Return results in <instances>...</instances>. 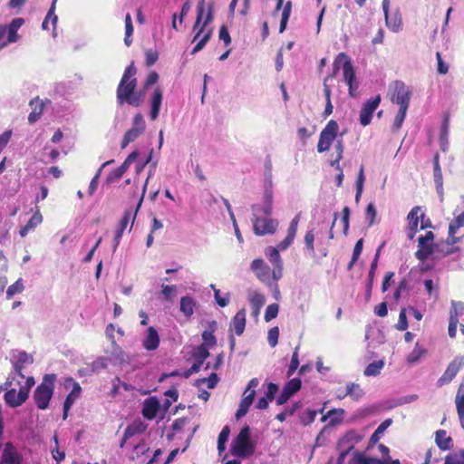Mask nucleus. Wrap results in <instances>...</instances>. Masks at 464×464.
Segmentation results:
<instances>
[{
    "instance_id": "2f4dec72",
    "label": "nucleus",
    "mask_w": 464,
    "mask_h": 464,
    "mask_svg": "<svg viewBox=\"0 0 464 464\" xmlns=\"http://www.w3.org/2000/svg\"><path fill=\"white\" fill-rule=\"evenodd\" d=\"M72 382V389L71 392L67 395L64 402H63V408L71 409L74 401L80 397L82 392V388L80 384L76 382H74L72 379L70 380Z\"/></svg>"
},
{
    "instance_id": "f704fd0d",
    "label": "nucleus",
    "mask_w": 464,
    "mask_h": 464,
    "mask_svg": "<svg viewBox=\"0 0 464 464\" xmlns=\"http://www.w3.org/2000/svg\"><path fill=\"white\" fill-rule=\"evenodd\" d=\"M249 302L253 309L256 310V314H259L260 309L266 303V297L259 292L253 291L249 294Z\"/></svg>"
},
{
    "instance_id": "37998d69",
    "label": "nucleus",
    "mask_w": 464,
    "mask_h": 464,
    "mask_svg": "<svg viewBox=\"0 0 464 464\" xmlns=\"http://www.w3.org/2000/svg\"><path fill=\"white\" fill-rule=\"evenodd\" d=\"M426 353V349L420 347L417 343L415 347L411 352V353L407 357V362L409 363H415L419 362V360Z\"/></svg>"
},
{
    "instance_id": "f257e3e1",
    "label": "nucleus",
    "mask_w": 464,
    "mask_h": 464,
    "mask_svg": "<svg viewBox=\"0 0 464 464\" xmlns=\"http://www.w3.org/2000/svg\"><path fill=\"white\" fill-rule=\"evenodd\" d=\"M135 74L136 69L133 63L126 67L116 92L117 102L120 105L123 103H128L133 107H140L141 105L143 92H134L137 86Z\"/></svg>"
},
{
    "instance_id": "f8f14e48",
    "label": "nucleus",
    "mask_w": 464,
    "mask_h": 464,
    "mask_svg": "<svg viewBox=\"0 0 464 464\" xmlns=\"http://www.w3.org/2000/svg\"><path fill=\"white\" fill-rule=\"evenodd\" d=\"M382 11L385 17L386 26L392 32L398 33L401 30V17L399 11H396L392 15H389L390 0H382Z\"/></svg>"
},
{
    "instance_id": "774afa93",
    "label": "nucleus",
    "mask_w": 464,
    "mask_h": 464,
    "mask_svg": "<svg viewBox=\"0 0 464 464\" xmlns=\"http://www.w3.org/2000/svg\"><path fill=\"white\" fill-rule=\"evenodd\" d=\"M455 404L458 413H464V392H462V387L457 392L455 398Z\"/></svg>"
},
{
    "instance_id": "b1692460",
    "label": "nucleus",
    "mask_w": 464,
    "mask_h": 464,
    "mask_svg": "<svg viewBox=\"0 0 464 464\" xmlns=\"http://www.w3.org/2000/svg\"><path fill=\"white\" fill-rule=\"evenodd\" d=\"M246 327V310H239L233 317L230 323V329L233 330L237 335H241Z\"/></svg>"
},
{
    "instance_id": "5fc2aeb1",
    "label": "nucleus",
    "mask_w": 464,
    "mask_h": 464,
    "mask_svg": "<svg viewBox=\"0 0 464 464\" xmlns=\"http://www.w3.org/2000/svg\"><path fill=\"white\" fill-rule=\"evenodd\" d=\"M299 345H297L293 353L291 362L287 370V376H291L294 374V372L297 370L299 366V359H298V352H299Z\"/></svg>"
},
{
    "instance_id": "e433bc0d",
    "label": "nucleus",
    "mask_w": 464,
    "mask_h": 464,
    "mask_svg": "<svg viewBox=\"0 0 464 464\" xmlns=\"http://www.w3.org/2000/svg\"><path fill=\"white\" fill-rule=\"evenodd\" d=\"M178 293L177 285H161L160 294L165 301L172 302Z\"/></svg>"
},
{
    "instance_id": "4be33fe9",
    "label": "nucleus",
    "mask_w": 464,
    "mask_h": 464,
    "mask_svg": "<svg viewBox=\"0 0 464 464\" xmlns=\"http://www.w3.org/2000/svg\"><path fill=\"white\" fill-rule=\"evenodd\" d=\"M163 93L160 88L157 87L150 98V117L152 121H155L160 114V106L162 103Z\"/></svg>"
},
{
    "instance_id": "a18cd8bd",
    "label": "nucleus",
    "mask_w": 464,
    "mask_h": 464,
    "mask_svg": "<svg viewBox=\"0 0 464 464\" xmlns=\"http://www.w3.org/2000/svg\"><path fill=\"white\" fill-rule=\"evenodd\" d=\"M464 312V304L462 302L451 301V308L450 311V318L459 320V317Z\"/></svg>"
},
{
    "instance_id": "a211bd4d",
    "label": "nucleus",
    "mask_w": 464,
    "mask_h": 464,
    "mask_svg": "<svg viewBox=\"0 0 464 464\" xmlns=\"http://www.w3.org/2000/svg\"><path fill=\"white\" fill-rule=\"evenodd\" d=\"M136 215H137L136 210L134 212H132L131 210L125 211L124 216L121 218V220L119 224V227H117L116 232H115V237L113 238V251H115L116 248L118 247L120 241L121 239L122 234L124 232V230L126 229L130 220L132 219V222H133Z\"/></svg>"
},
{
    "instance_id": "7ed1b4c3",
    "label": "nucleus",
    "mask_w": 464,
    "mask_h": 464,
    "mask_svg": "<svg viewBox=\"0 0 464 464\" xmlns=\"http://www.w3.org/2000/svg\"><path fill=\"white\" fill-rule=\"evenodd\" d=\"M213 20L214 2L210 1L208 3H206V16L204 18L201 27L198 30V32L195 34L192 39V43L198 41L197 44L195 45L191 52L192 54H195L201 51L211 38L213 34V27H210L209 25L213 22Z\"/></svg>"
},
{
    "instance_id": "13d9d810",
    "label": "nucleus",
    "mask_w": 464,
    "mask_h": 464,
    "mask_svg": "<svg viewBox=\"0 0 464 464\" xmlns=\"http://www.w3.org/2000/svg\"><path fill=\"white\" fill-rule=\"evenodd\" d=\"M314 230L311 229V230L307 231L304 236V244H305V249L312 256H314Z\"/></svg>"
},
{
    "instance_id": "4d7b16f0",
    "label": "nucleus",
    "mask_w": 464,
    "mask_h": 464,
    "mask_svg": "<svg viewBox=\"0 0 464 464\" xmlns=\"http://www.w3.org/2000/svg\"><path fill=\"white\" fill-rule=\"evenodd\" d=\"M24 285L21 278H19L16 282L11 285L6 290V297L10 299L13 295L23 292Z\"/></svg>"
},
{
    "instance_id": "72a5a7b5",
    "label": "nucleus",
    "mask_w": 464,
    "mask_h": 464,
    "mask_svg": "<svg viewBox=\"0 0 464 464\" xmlns=\"http://www.w3.org/2000/svg\"><path fill=\"white\" fill-rule=\"evenodd\" d=\"M196 21L193 24V31L196 33L201 27L204 18L206 16V0H199L197 8Z\"/></svg>"
},
{
    "instance_id": "9b49d317",
    "label": "nucleus",
    "mask_w": 464,
    "mask_h": 464,
    "mask_svg": "<svg viewBox=\"0 0 464 464\" xmlns=\"http://www.w3.org/2000/svg\"><path fill=\"white\" fill-rule=\"evenodd\" d=\"M23 455L12 442L4 446L0 464H23Z\"/></svg>"
},
{
    "instance_id": "393cba45",
    "label": "nucleus",
    "mask_w": 464,
    "mask_h": 464,
    "mask_svg": "<svg viewBox=\"0 0 464 464\" xmlns=\"http://www.w3.org/2000/svg\"><path fill=\"white\" fill-rule=\"evenodd\" d=\"M111 343V352L108 359L110 362L116 365L121 364L127 362L128 356L125 352L121 349L120 345L117 344L116 341H112Z\"/></svg>"
},
{
    "instance_id": "1a4fd4ad",
    "label": "nucleus",
    "mask_w": 464,
    "mask_h": 464,
    "mask_svg": "<svg viewBox=\"0 0 464 464\" xmlns=\"http://www.w3.org/2000/svg\"><path fill=\"white\" fill-rule=\"evenodd\" d=\"M254 232L257 236L273 234L276 230L278 222L276 219L263 218H252Z\"/></svg>"
},
{
    "instance_id": "0e129e2a",
    "label": "nucleus",
    "mask_w": 464,
    "mask_h": 464,
    "mask_svg": "<svg viewBox=\"0 0 464 464\" xmlns=\"http://www.w3.org/2000/svg\"><path fill=\"white\" fill-rule=\"evenodd\" d=\"M299 408L298 403H295L292 406L286 407L282 412L276 415V420L284 421L288 416H292L295 411Z\"/></svg>"
},
{
    "instance_id": "0eeeda50",
    "label": "nucleus",
    "mask_w": 464,
    "mask_h": 464,
    "mask_svg": "<svg viewBox=\"0 0 464 464\" xmlns=\"http://www.w3.org/2000/svg\"><path fill=\"white\" fill-rule=\"evenodd\" d=\"M411 92L409 87L401 81H396L393 83V92L391 97L392 103L399 105L400 108H409Z\"/></svg>"
},
{
    "instance_id": "3c124183",
    "label": "nucleus",
    "mask_w": 464,
    "mask_h": 464,
    "mask_svg": "<svg viewBox=\"0 0 464 464\" xmlns=\"http://www.w3.org/2000/svg\"><path fill=\"white\" fill-rule=\"evenodd\" d=\"M109 362L108 357L100 356L92 362L91 369L92 372H98L101 370L106 369Z\"/></svg>"
},
{
    "instance_id": "aec40b11",
    "label": "nucleus",
    "mask_w": 464,
    "mask_h": 464,
    "mask_svg": "<svg viewBox=\"0 0 464 464\" xmlns=\"http://www.w3.org/2000/svg\"><path fill=\"white\" fill-rule=\"evenodd\" d=\"M146 429H147V424H145L143 421H141V420L133 421L131 424L128 425L127 428L125 429L123 438L121 440L120 446L121 448L124 447L125 443L127 442V440L130 438H131L135 435L143 433L146 430Z\"/></svg>"
},
{
    "instance_id": "a19ab883",
    "label": "nucleus",
    "mask_w": 464,
    "mask_h": 464,
    "mask_svg": "<svg viewBox=\"0 0 464 464\" xmlns=\"http://www.w3.org/2000/svg\"><path fill=\"white\" fill-rule=\"evenodd\" d=\"M279 251L281 250L277 247H268L266 249V256L268 257L269 261L274 265V266H280L283 265Z\"/></svg>"
},
{
    "instance_id": "39448f33",
    "label": "nucleus",
    "mask_w": 464,
    "mask_h": 464,
    "mask_svg": "<svg viewBox=\"0 0 464 464\" xmlns=\"http://www.w3.org/2000/svg\"><path fill=\"white\" fill-rule=\"evenodd\" d=\"M254 451L255 446L250 440V429L245 426L233 440L231 453L233 456L244 459L251 456Z\"/></svg>"
},
{
    "instance_id": "58836bf2",
    "label": "nucleus",
    "mask_w": 464,
    "mask_h": 464,
    "mask_svg": "<svg viewBox=\"0 0 464 464\" xmlns=\"http://www.w3.org/2000/svg\"><path fill=\"white\" fill-rule=\"evenodd\" d=\"M383 366L384 362L382 360L374 361L364 369L363 373L365 376H377L380 374Z\"/></svg>"
},
{
    "instance_id": "cd10ccee",
    "label": "nucleus",
    "mask_w": 464,
    "mask_h": 464,
    "mask_svg": "<svg viewBox=\"0 0 464 464\" xmlns=\"http://www.w3.org/2000/svg\"><path fill=\"white\" fill-rule=\"evenodd\" d=\"M56 3H57V0H53L52 5H51V6H50V8L48 10V13H47V14H46L43 24H42V28L44 30H47L48 29V24H49V22H51L53 26V31H55L56 24H57V21H58V17L55 14ZM53 37L56 36L55 32H53Z\"/></svg>"
},
{
    "instance_id": "2eb2a0df",
    "label": "nucleus",
    "mask_w": 464,
    "mask_h": 464,
    "mask_svg": "<svg viewBox=\"0 0 464 464\" xmlns=\"http://www.w3.org/2000/svg\"><path fill=\"white\" fill-rule=\"evenodd\" d=\"M138 156H139V152L137 150L131 152L120 167H118L117 169H115L113 171H111L109 174V176L107 178V182L112 183V182L120 179L123 176V174L127 171V169H129L130 164L133 163L137 160Z\"/></svg>"
},
{
    "instance_id": "79ce46f5",
    "label": "nucleus",
    "mask_w": 464,
    "mask_h": 464,
    "mask_svg": "<svg viewBox=\"0 0 464 464\" xmlns=\"http://www.w3.org/2000/svg\"><path fill=\"white\" fill-rule=\"evenodd\" d=\"M420 211L419 207H414L408 214L407 219L409 221L408 229L409 230H417L419 225V216L418 213Z\"/></svg>"
},
{
    "instance_id": "c85d7f7f",
    "label": "nucleus",
    "mask_w": 464,
    "mask_h": 464,
    "mask_svg": "<svg viewBox=\"0 0 464 464\" xmlns=\"http://www.w3.org/2000/svg\"><path fill=\"white\" fill-rule=\"evenodd\" d=\"M30 106L32 107V111L28 116V121L30 123H34L40 119L43 113L44 103L40 99L36 98L30 102Z\"/></svg>"
},
{
    "instance_id": "f03ea898",
    "label": "nucleus",
    "mask_w": 464,
    "mask_h": 464,
    "mask_svg": "<svg viewBox=\"0 0 464 464\" xmlns=\"http://www.w3.org/2000/svg\"><path fill=\"white\" fill-rule=\"evenodd\" d=\"M340 64H342L343 82L348 85L349 95L354 98L358 93L359 82L357 81L352 62L344 53H340L334 60V75L339 70Z\"/></svg>"
},
{
    "instance_id": "ddd939ff",
    "label": "nucleus",
    "mask_w": 464,
    "mask_h": 464,
    "mask_svg": "<svg viewBox=\"0 0 464 464\" xmlns=\"http://www.w3.org/2000/svg\"><path fill=\"white\" fill-rule=\"evenodd\" d=\"M381 102V96L377 95L374 98L368 100L362 106L360 111V123L362 126H367L370 124L372 114L374 111L377 109Z\"/></svg>"
},
{
    "instance_id": "4c0bfd02",
    "label": "nucleus",
    "mask_w": 464,
    "mask_h": 464,
    "mask_svg": "<svg viewBox=\"0 0 464 464\" xmlns=\"http://www.w3.org/2000/svg\"><path fill=\"white\" fill-rule=\"evenodd\" d=\"M344 414V410L343 409H334L327 412L326 415L322 417V421H325L327 419H330L331 424H336L343 420Z\"/></svg>"
},
{
    "instance_id": "864d4df0",
    "label": "nucleus",
    "mask_w": 464,
    "mask_h": 464,
    "mask_svg": "<svg viewBox=\"0 0 464 464\" xmlns=\"http://www.w3.org/2000/svg\"><path fill=\"white\" fill-rule=\"evenodd\" d=\"M211 287L214 290V296L218 303V304L221 307H225L228 304L229 302V295L228 293L224 294V295H221V292L219 289H217L214 285H211Z\"/></svg>"
},
{
    "instance_id": "6e6d98bb",
    "label": "nucleus",
    "mask_w": 464,
    "mask_h": 464,
    "mask_svg": "<svg viewBox=\"0 0 464 464\" xmlns=\"http://www.w3.org/2000/svg\"><path fill=\"white\" fill-rule=\"evenodd\" d=\"M158 411V404L156 402L146 401L142 413L147 419H153Z\"/></svg>"
},
{
    "instance_id": "ea45409f",
    "label": "nucleus",
    "mask_w": 464,
    "mask_h": 464,
    "mask_svg": "<svg viewBox=\"0 0 464 464\" xmlns=\"http://www.w3.org/2000/svg\"><path fill=\"white\" fill-rule=\"evenodd\" d=\"M291 11H292V2L287 1L284 5L283 11H282V17H281L280 28H279L280 33H283L285 30L290 14H291Z\"/></svg>"
},
{
    "instance_id": "c03bdc74",
    "label": "nucleus",
    "mask_w": 464,
    "mask_h": 464,
    "mask_svg": "<svg viewBox=\"0 0 464 464\" xmlns=\"http://www.w3.org/2000/svg\"><path fill=\"white\" fill-rule=\"evenodd\" d=\"M463 225H464V212L459 214L458 217H456V218L454 220H452L450 223L449 235L450 237H453L458 232L459 227H461Z\"/></svg>"
},
{
    "instance_id": "bf43d9fd",
    "label": "nucleus",
    "mask_w": 464,
    "mask_h": 464,
    "mask_svg": "<svg viewBox=\"0 0 464 464\" xmlns=\"http://www.w3.org/2000/svg\"><path fill=\"white\" fill-rule=\"evenodd\" d=\"M271 162L270 160L266 162V173H265V189L264 191H266L267 189H270V191L273 193V181H272V173H271Z\"/></svg>"
},
{
    "instance_id": "338daca9",
    "label": "nucleus",
    "mask_w": 464,
    "mask_h": 464,
    "mask_svg": "<svg viewBox=\"0 0 464 464\" xmlns=\"http://www.w3.org/2000/svg\"><path fill=\"white\" fill-rule=\"evenodd\" d=\"M377 461L373 459H369V457H365L361 453H355L352 459L350 464H376Z\"/></svg>"
},
{
    "instance_id": "423d86ee",
    "label": "nucleus",
    "mask_w": 464,
    "mask_h": 464,
    "mask_svg": "<svg viewBox=\"0 0 464 464\" xmlns=\"http://www.w3.org/2000/svg\"><path fill=\"white\" fill-rule=\"evenodd\" d=\"M339 130L338 123L331 120L320 133L319 141L317 144L318 152L322 153L330 149L331 144L337 137Z\"/></svg>"
},
{
    "instance_id": "603ef678",
    "label": "nucleus",
    "mask_w": 464,
    "mask_h": 464,
    "mask_svg": "<svg viewBox=\"0 0 464 464\" xmlns=\"http://www.w3.org/2000/svg\"><path fill=\"white\" fill-rule=\"evenodd\" d=\"M380 250H381V247L377 250V252L375 254V256L371 264V268H370V271L368 274V285L367 286H368L369 291H371L372 286L373 277H374L375 270L377 268Z\"/></svg>"
},
{
    "instance_id": "473e14b6",
    "label": "nucleus",
    "mask_w": 464,
    "mask_h": 464,
    "mask_svg": "<svg viewBox=\"0 0 464 464\" xmlns=\"http://www.w3.org/2000/svg\"><path fill=\"white\" fill-rule=\"evenodd\" d=\"M196 306L195 300L187 295L180 298V312L186 316L190 317L194 314V308Z\"/></svg>"
},
{
    "instance_id": "09e8293b",
    "label": "nucleus",
    "mask_w": 464,
    "mask_h": 464,
    "mask_svg": "<svg viewBox=\"0 0 464 464\" xmlns=\"http://www.w3.org/2000/svg\"><path fill=\"white\" fill-rule=\"evenodd\" d=\"M192 355L195 361L204 362V361L209 356V352L205 344H200L194 349Z\"/></svg>"
},
{
    "instance_id": "412c9836",
    "label": "nucleus",
    "mask_w": 464,
    "mask_h": 464,
    "mask_svg": "<svg viewBox=\"0 0 464 464\" xmlns=\"http://www.w3.org/2000/svg\"><path fill=\"white\" fill-rule=\"evenodd\" d=\"M142 345L147 351H154L160 345V335L158 331L150 326L147 329L142 340Z\"/></svg>"
},
{
    "instance_id": "7c9ffc66",
    "label": "nucleus",
    "mask_w": 464,
    "mask_h": 464,
    "mask_svg": "<svg viewBox=\"0 0 464 464\" xmlns=\"http://www.w3.org/2000/svg\"><path fill=\"white\" fill-rule=\"evenodd\" d=\"M435 441L438 447L442 450H450L452 446V439L447 436V432L444 430L436 431Z\"/></svg>"
},
{
    "instance_id": "f3484780",
    "label": "nucleus",
    "mask_w": 464,
    "mask_h": 464,
    "mask_svg": "<svg viewBox=\"0 0 464 464\" xmlns=\"http://www.w3.org/2000/svg\"><path fill=\"white\" fill-rule=\"evenodd\" d=\"M464 366V356L455 358L447 367L443 375L440 378L439 382H450Z\"/></svg>"
},
{
    "instance_id": "5701e85b",
    "label": "nucleus",
    "mask_w": 464,
    "mask_h": 464,
    "mask_svg": "<svg viewBox=\"0 0 464 464\" xmlns=\"http://www.w3.org/2000/svg\"><path fill=\"white\" fill-rule=\"evenodd\" d=\"M255 395V390L250 391L248 393L244 392L243 399L241 400L238 410L237 411L236 413V418L237 420L241 419L247 413L249 407L253 403Z\"/></svg>"
},
{
    "instance_id": "c756f323",
    "label": "nucleus",
    "mask_w": 464,
    "mask_h": 464,
    "mask_svg": "<svg viewBox=\"0 0 464 464\" xmlns=\"http://www.w3.org/2000/svg\"><path fill=\"white\" fill-rule=\"evenodd\" d=\"M344 395H347V397H350L353 401H359L364 396V392L360 384L349 382L344 388Z\"/></svg>"
},
{
    "instance_id": "dca6fc26",
    "label": "nucleus",
    "mask_w": 464,
    "mask_h": 464,
    "mask_svg": "<svg viewBox=\"0 0 464 464\" xmlns=\"http://www.w3.org/2000/svg\"><path fill=\"white\" fill-rule=\"evenodd\" d=\"M250 269L256 276L263 283L269 284L270 267L261 258L253 260Z\"/></svg>"
},
{
    "instance_id": "a878e982",
    "label": "nucleus",
    "mask_w": 464,
    "mask_h": 464,
    "mask_svg": "<svg viewBox=\"0 0 464 464\" xmlns=\"http://www.w3.org/2000/svg\"><path fill=\"white\" fill-rule=\"evenodd\" d=\"M361 440V437L354 431H348L338 443V448H346L352 450L354 448V444Z\"/></svg>"
},
{
    "instance_id": "69168bd1",
    "label": "nucleus",
    "mask_w": 464,
    "mask_h": 464,
    "mask_svg": "<svg viewBox=\"0 0 464 464\" xmlns=\"http://www.w3.org/2000/svg\"><path fill=\"white\" fill-rule=\"evenodd\" d=\"M407 111H408V109H406L404 107L399 108L398 113L396 114L394 121H393V129L394 130H399L401 127V125L404 121V119L406 117Z\"/></svg>"
},
{
    "instance_id": "c9c22d12",
    "label": "nucleus",
    "mask_w": 464,
    "mask_h": 464,
    "mask_svg": "<svg viewBox=\"0 0 464 464\" xmlns=\"http://www.w3.org/2000/svg\"><path fill=\"white\" fill-rule=\"evenodd\" d=\"M392 420L387 419L384 421H382L375 430V431L372 433L370 439L371 443H376L379 441V440L382 438L384 431L392 425Z\"/></svg>"
},
{
    "instance_id": "e2e57ef3",
    "label": "nucleus",
    "mask_w": 464,
    "mask_h": 464,
    "mask_svg": "<svg viewBox=\"0 0 464 464\" xmlns=\"http://www.w3.org/2000/svg\"><path fill=\"white\" fill-rule=\"evenodd\" d=\"M377 212L373 203L368 204L365 210V218L369 226H372L375 223Z\"/></svg>"
},
{
    "instance_id": "49530a36",
    "label": "nucleus",
    "mask_w": 464,
    "mask_h": 464,
    "mask_svg": "<svg viewBox=\"0 0 464 464\" xmlns=\"http://www.w3.org/2000/svg\"><path fill=\"white\" fill-rule=\"evenodd\" d=\"M434 182L437 186V188H442V172L439 163V156L436 155L434 157V169H433Z\"/></svg>"
},
{
    "instance_id": "20e7f679",
    "label": "nucleus",
    "mask_w": 464,
    "mask_h": 464,
    "mask_svg": "<svg viewBox=\"0 0 464 464\" xmlns=\"http://www.w3.org/2000/svg\"><path fill=\"white\" fill-rule=\"evenodd\" d=\"M56 375L53 373L45 374L42 382L34 392V401L39 410H46L53 395Z\"/></svg>"
},
{
    "instance_id": "de8ad7c7",
    "label": "nucleus",
    "mask_w": 464,
    "mask_h": 464,
    "mask_svg": "<svg viewBox=\"0 0 464 464\" xmlns=\"http://www.w3.org/2000/svg\"><path fill=\"white\" fill-rule=\"evenodd\" d=\"M157 164H158V161L156 160V161H153V162L151 163V165H150V171H149L148 177H147V179H146V180H145V183H144V185H143V188H142L141 197H140V200H139V202H138V204H137V207H136V212H138V211H139V209H140V206H141V204H142V201H143V198H144L145 193H146V191H147V186H148L149 180H150V179L152 177V175L154 174V172H155V169H156V167H157Z\"/></svg>"
},
{
    "instance_id": "052dcab7",
    "label": "nucleus",
    "mask_w": 464,
    "mask_h": 464,
    "mask_svg": "<svg viewBox=\"0 0 464 464\" xmlns=\"http://www.w3.org/2000/svg\"><path fill=\"white\" fill-rule=\"evenodd\" d=\"M301 380L299 378H294L286 382L284 389H285L291 395L295 394L301 388Z\"/></svg>"
},
{
    "instance_id": "8fccbe9b",
    "label": "nucleus",
    "mask_w": 464,
    "mask_h": 464,
    "mask_svg": "<svg viewBox=\"0 0 464 464\" xmlns=\"http://www.w3.org/2000/svg\"><path fill=\"white\" fill-rule=\"evenodd\" d=\"M444 464H464V450L448 455Z\"/></svg>"
},
{
    "instance_id": "6e6552de",
    "label": "nucleus",
    "mask_w": 464,
    "mask_h": 464,
    "mask_svg": "<svg viewBox=\"0 0 464 464\" xmlns=\"http://www.w3.org/2000/svg\"><path fill=\"white\" fill-rule=\"evenodd\" d=\"M146 124L143 116L140 113L136 114L132 120V127L124 134L121 149H125L129 143L138 139L144 132Z\"/></svg>"
},
{
    "instance_id": "6ab92c4d",
    "label": "nucleus",
    "mask_w": 464,
    "mask_h": 464,
    "mask_svg": "<svg viewBox=\"0 0 464 464\" xmlns=\"http://www.w3.org/2000/svg\"><path fill=\"white\" fill-rule=\"evenodd\" d=\"M12 362L16 374L24 378V376L22 373V370L25 364L33 362V357L24 351H18L13 354Z\"/></svg>"
},
{
    "instance_id": "bb28decb",
    "label": "nucleus",
    "mask_w": 464,
    "mask_h": 464,
    "mask_svg": "<svg viewBox=\"0 0 464 464\" xmlns=\"http://www.w3.org/2000/svg\"><path fill=\"white\" fill-rule=\"evenodd\" d=\"M24 24V19L15 18L14 19L9 25H6L7 31V43H15L18 40L17 31Z\"/></svg>"
},
{
    "instance_id": "9d476101",
    "label": "nucleus",
    "mask_w": 464,
    "mask_h": 464,
    "mask_svg": "<svg viewBox=\"0 0 464 464\" xmlns=\"http://www.w3.org/2000/svg\"><path fill=\"white\" fill-rule=\"evenodd\" d=\"M253 218L268 217L272 214L273 210V193L270 189L264 191L263 204H253L251 206Z\"/></svg>"
},
{
    "instance_id": "4468645a",
    "label": "nucleus",
    "mask_w": 464,
    "mask_h": 464,
    "mask_svg": "<svg viewBox=\"0 0 464 464\" xmlns=\"http://www.w3.org/2000/svg\"><path fill=\"white\" fill-rule=\"evenodd\" d=\"M28 398V388H20L19 392L15 389H10L7 391L4 399L6 404L12 408L22 405Z\"/></svg>"
},
{
    "instance_id": "680f3d73",
    "label": "nucleus",
    "mask_w": 464,
    "mask_h": 464,
    "mask_svg": "<svg viewBox=\"0 0 464 464\" xmlns=\"http://www.w3.org/2000/svg\"><path fill=\"white\" fill-rule=\"evenodd\" d=\"M279 305L277 304H269L265 312V321L270 322L274 318H276L278 314Z\"/></svg>"
}]
</instances>
